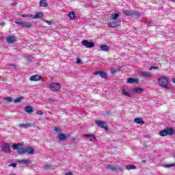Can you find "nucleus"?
Returning a JSON list of instances; mask_svg holds the SVG:
<instances>
[{"mask_svg":"<svg viewBox=\"0 0 175 175\" xmlns=\"http://www.w3.org/2000/svg\"><path fill=\"white\" fill-rule=\"evenodd\" d=\"M159 85L165 90H170V87L167 84H169V80L166 79L165 77H161L158 79Z\"/></svg>","mask_w":175,"mask_h":175,"instance_id":"obj_1","label":"nucleus"},{"mask_svg":"<svg viewBox=\"0 0 175 175\" xmlns=\"http://www.w3.org/2000/svg\"><path fill=\"white\" fill-rule=\"evenodd\" d=\"M12 150H16L19 155H24L25 154V148L21 147V144H14Z\"/></svg>","mask_w":175,"mask_h":175,"instance_id":"obj_2","label":"nucleus"},{"mask_svg":"<svg viewBox=\"0 0 175 175\" xmlns=\"http://www.w3.org/2000/svg\"><path fill=\"white\" fill-rule=\"evenodd\" d=\"M123 14H124V16H126L127 17H134V18H136V17H139L140 16V13L132 10L123 11Z\"/></svg>","mask_w":175,"mask_h":175,"instance_id":"obj_3","label":"nucleus"},{"mask_svg":"<svg viewBox=\"0 0 175 175\" xmlns=\"http://www.w3.org/2000/svg\"><path fill=\"white\" fill-rule=\"evenodd\" d=\"M174 133V130L172 128L165 129L163 131H161L159 132L160 136H167V135H169L170 136H172Z\"/></svg>","mask_w":175,"mask_h":175,"instance_id":"obj_4","label":"nucleus"},{"mask_svg":"<svg viewBox=\"0 0 175 175\" xmlns=\"http://www.w3.org/2000/svg\"><path fill=\"white\" fill-rule=\"evenodd\" d=\"M107 169H109V170H111V172H114L115 173H118V172H120V170H121V167H120L119 165H108L106 166Z\"/></svg>","mask_w":175,"mask_h":175,"instance_id":"obj_5","label":"nucleus"},{"mask_svg":"<svg viewBox=\"0 0 175 175\" xmlns=\"http://www.w3.org/2000/svg\"><path fill=\"white\" fill-rule=\"evenodd\" d=\"M81 43L82 46H84L85 47H86V49H91L92 47H95V44H94V42H88L85 40H83Z\"/></svg>","mask_w":175,"mask_h":175,"instance_id":"obj_6","label":"nucleus"},{"mask_svg":"<svg viewBox=\"0 0 175 175\" xmlns=\"http://www.w3.org/2000/svg\"><path fill=\"white\" fill-rule=\"evenodd\" d=\"M49 88H50L52 91H59V90H61V84L57 83H51V84L49 85Z\"/></svg>","mask_w":175,"mask_h":175,"instance_id":"obj_7","label":"nucleus"},{"mask_svg":"<svg viewBox=\"0 0 175 175\" xmlns=\"http://www.w3.org/2000/svg\"><path fill=\"white\" fill-rule=\"evenodd\" d=\"M16 162L19 165H25V166H28V165H31V163H32V162L31 161V159H27L26 160L18 159V160H17Z\"/></svg>","mask_w":175,"mask_h":175,"instance_id":"obj_8","label":"nucleus"},{"mask_svg":"<svg viewBox=\"0 0 175 175\" xmlns=\"http://www.w3.org/2000/svg\"><path fill=\"white\" fill-rule=\"evenodd\" d=\"M96 124H97V126L98 128H101L103 129H105V131H107V126L106 125V122L96 120Z\"/></svg>","mask_w":175,"mask_h":175,"instance_id":"obj_9","label":"nucleus"},{"mask_svg":"<svg viewBox=\"0 0 175 175\" xmlns=\"http://www.w3.org/2000/svg\"><path fill=\"white\" fill-rule=\"evenodd\" d=\"M2 151L6 152L7 154H10V152H12V150L10 149V145L6 143L3 144Z\"/></svg>","mask_w":175,"mask_h":175,"instance_id":"obj_10","label":"nucleus"},{"mask_svg":"<svg viewBox=\"0 0 175 175\" xmlns=\"http://www.w3.org/2000/svg\"><path fill=\"white\" fill-rule=\"evenodd\" d=\"M120 24H121V21H120L109 22L108 23V27L109 28H117V27H120Z\"/></svg>","mask_w":175,"mask_h":175,"instance_id":"obj_11","label":"nucleus"},{"mask_svg":"<svg viewBox=\"0 0 175 175\" xmlns=\"http://www.w3.org/2000/svg\"><path fill=\"white\" fill-rule=\"evenodd\" d=\"M94 75L96 76H100V77H101V79H107V74H106V72H103V71H97L96 72H94Z\"/></svg>","mask_w":175,"mask_h":175,"instance_id":"obj_12","label":"nucleus"},{"mask_svg":"<svg viewBox=\"0 0 175 175\" xmlns=\"http://www.w3.org/2000/svg\"><path fill=\"white\" fill-rule=\"evenodd\" d=\"M33 124L32 123H21L18 124V128H21V129H27V128H31V126H33Z\"/></svg>","mask_w":175,"mask_h":175,"instance_id":"obj_13","label":"nucleus"},{"mask_svg":"<svg viewBox=\"0 0 175 175\" xmlns=\"http://www.w3.org/2000/svg\"><path fill=\"white\" fill-rule=\"evenodd\" d=\"M84 136L86 139H89L90 142H95V140H96V137H95L94 135L85 134Z\"/></svg>","mask_w":175,"mask_h":175,"instance_id":"obj_14","label":"nucleus"},{"mask_svg":"<svg viewBox=\"0 0 175 175\" xmlns=\"http://www.w3.org/2000/svg\"><path fill=\"white\" fill-rule=\"evenodd\" d=\"M42 79V77L40 75H33L29 78L30 81H39Z\"/></svg>","mask_w":175,"mask_h":175,"instance_id":"obj_15","label":"nucleus"},{"mask_svg":"<svg viewBox=\"0 0 175 175\" xmlns=\"http://www.w3.org/2000/svg\"><path fill=\"white\" fill-rule=\"evenodd\" d=\"M25 153L27 152L29 155H33V152H35V149L31 147L25 148Z\"/></svg>","mask_w":175,"mask_h":175,"instance_id":"obj_16","label":"nucleus"},{"mask_svg":"<svg viewBox=\"0 0 175 175\" xmlns=\"http://www.w3.org/2000/svg\"><path fill=\"white\" fill-rule=\"evenodd\" d=\"M127 83H129L130 84H133V83H135V84H139V79H134V78H129L127 79Z\"/></svg>","mask_w":175,"mask_h":175,"instance_id":"obj_17","label":"nucleus"},{"mask_svg":"<svg viewBox=\"0 0 175 175\" xmlns=\"http://www.w3.org/2000/svg\"><path fill=\"white\" fill-rule=\"evenodd\" d=\"M134 122H135V124H139V125H144L146 124V122L139 118H135Z\"/></svg>","mask_w":175,"mask_h":175,"instance_id":"obj_18","label":"nucleus"},{"mask_svg":"<svg viewBox=\"0 0 175 175\" xmlns=\"http://www.w3.org/2000/svg\"><path fill=\"white\" fill-rule=\"evenodd\" d=\"M14 42H16V37L9 36L7 38V42L9 44H12V43H14Z\"/></svg>","mask_w":175,"mask_h":175,"instance_id":"obj_19","label":"nucleus"},{"mask_svg":"<svg viewBox=\"0 0 175 175\" xmlns=\"http://www.w3.org/2000/svg\"><path fill=\"white\" fill-rule=\"evenodd\" d=\"M140 76H142V77H148V79H151V74H150V72H140Z\"/></svg>","mask_w":175,"mask_h":175,"instance_id":"obj_20","label":"nucleus"},{"mask_svg":"<svg viewBox=\"0 0 175 175\" xmlns=\"http://www.w3.org/2000/svg\"><path fill=\"white\" fill-rule=\"evenodd\" d=\"M25 111H26V113H28V114H31V113L33 111V108H32V107L31 106H27L25 108Z\"/></svg>","mask_w":175,"mask_h":175,"instance_id":"obj_21","label":"nucleus"},{"mask_svg":"<svg viewBox=\"0 0 175 175\" xmlns=\"http://www.w3.org/2000/svg\"><path fill=\"white\" fill-rule=\"evenodd\" d=\"M47 5H48L47 1L42 0L40 1V6L41 8H46Z\"/></svg>","mask_w":175,"mask_h":175,"instance_id":"obj_22","label":"nucleus"},{"mask_svg":"<svg viewBox=\"0 0 175 175\" xmlns=\"http://www.w3.org/2000/svg\"><path fill=\"white\" fill-rule=\"evenodd\" d=\"M100 49L101 51H109V46L106 44L100 45Z\"/></svg>","mask_w":175,"mask_h":175,"instance_id":"obj_23","label":"nucleus"},{"mask_svg":"<svg viewBox=\"0 0 175 175\" xmlns=\"http://www.w3.org/2000/svg\"><path fill=\"white\" fill-rule=\"evenodd\" d=\"M122 95H124L125 96H129L131 98L132 96V94L129 93L128 91H126L125 89H122Z\"/></svg>","mask_w":175,"mask_h":175,"instance_id":"obj_24","label":"nucleus"},{"mask_svg":"<svg viewBox=\"0 0 175 175\" xmlns=\"http://www.w3.org/2000/svg\"><path fill=\"white\" fill-rule=\"evenodd\" d=\"M120 17V12H117L116 13L112 14V20H113L114 21H116V20H117V18H118Z\"/></svg>","mask_w":175,"mask_h":175,"instance_id":"obj_25","label":"nucleus"},{"mask_svg":"<svg viewBox=\"0 0 175 175\" xmlns=\"http://www.w3.org/2000/svg\"><path fill=\"white\" fill-rule=\"evenodd\" d=\"M43 17V14L42 12H37L33 18H42Z\"/></svg>","mask_w":175,"mask_h":175,"instance_id":"obj_26","label":"nucleus"},{"mask_svg":"<svg viewBox=\"0 0 175 175\" xmlns=\"http://www.w3.org/2000/svg\"><path fill=\"white\" fill-rule=\"evenodd\" d=\"M32 27V24L28 22H23V28H31Z\"/></svg>","mask_w":175,"mask_h":175,"instance_id":"obj_27","label":"nucleus"},{"mask_svg":"<svg viewBox=\"0 0 175 175\" xmlns=\"http://www.w3.org/2000/svg\"><path fill=\"white\" fill-rule=\"evenodd\" d=\"M133 91L135 93V94H140V92H143V89L140 88H134L133 90Z\"/></svg>","mask_w":175,"mask_h":175,"instance_id":"obj_28","label":"nucleus"},{"mask_svg":"<svg viewBox=\"0 0 175 175\" xmlns=\"http://www.w3.org/2000/svg\"><path fill=\"white\" fill-rule=\"evenodd\" d=\"M23 99H24V97L20 96V97H18V98H16V99H14V100H13V102H14V103H20L21 100H23Z\"/></svg>","mask_w":175,"mask_h":175,"instance_id":"obj_29","label":"nucleus"},{"mask_svg":"<svg viewBox=\"0 0 175 175\" xmlns=\"http://www.w3.org/2000/svg\"><path fill=\"white\" fill-rule=\"evenodd\" d=\"M68 17L72 20L73 18H76V14L74 12H71L68 14Z\"/></svg>","mask_w":175,"mask_h":175,"instance_id":"obj_30","label":"nucleus"},{"mask_svg":"<svg viewBox=\"0 0 175 175\" xmlns=\"http://www.w3.org/2000/svg\"><path fill=\"white\" fill-rule=\"evenodd\" d=\"M126 170H135L136 169V167L133 165H129L126 166Z\"/></svg>","mask_w":175,"mask_h":175,"instance_id":"obj_31","label":"nucleus"},{"mask_svg":"<svg viewBox=\"0 0 175 175\" xmlns=\"http://www.w3.org/2000/svg\"><path fill=\"white\" fill-rule=\"evenodd\" d=\"M59 140L64 141L66 139V135H65V134L61 133L59 135Z\"/></svg>","mask_w":175,"mask_h":175,"instance_id":"obj_32","label":"nucleus"},{"mask_svg":"<svg viewBox=\"0 0 175 175\" xmlns=\"http://www.w3.org/2000/svg\"><path fill=\"white\" fill-rule=\"evenodd\" d=\"M14 23L15 24H17L20 27H22L23 28L24 27V22H20L18 21H16Z\"/></svg>","mask_w":175,"mask_h":175,"instance_id":"obj_33","label":"nucleus"},{"mask_svg":"<svg viewBox=\"0 0 175 175\" xmlns=\"http://www.w3.org/2000/svg\"><path fill=\"white\" fill-rule=\"evenodd\" d=\"M120 69H121V67H118L116 69H111V73H112V75H114V73H117V72L120 70Z\"/></svg>","mask_w":175,"mask_h":175,"instance_id":"obj_34","label":"nucleus"},{"mask_svg":"<svg viewBox=\"0 0 175 175\" xmlns=\"http://www.w3.org/2000/svg\"><path fill=\"white\" fill-rule=\"evenodd\" d=\"M4 100H7V102H13V98L11 97H5L4 98Z\"/></svg>","mask_w":175,"mask_h":175,"instance_id":"obj_35","label":"nucleus"},{"mask_svg":"<svg viewBox=\"0 0 175 175\" xmlns=\"http://www.w3.org/2000/svg\"><path fill=\"white\" fill-rule=\"evenodd\" d=\"M12 68H16V64H10V65L8 66V69H12Z\"/></svg>","mask_w":175,"mask_h":175,"instance_id":"obj_36","label":"nucleus"},{"mask_svg":"<svg viewBox=\"0 0 175 175\" xmlns=\"http://www.w3.org/2000/svg\"><path fill=\"white\" fill-rule=\"evenodd\" d=\"M76 60V63L77 64V65L81 64V59L77 58Z\"/></svg>","mask_w":175,"mask_h":175,"instance_id":"obj_37","label":"nucleus"},{"mask_svg":"<svg viewBox=\"0 0 175 175\" xmlns=\"http://www.w3.org/2000/svg\"><path fill=\"white\" fill-rule=\"evenodd\" d=\"M53 131H54L55 132L59 133V132H61V129H59V127H56V128H55V129H53Z\"/></svg>","mask_w":175,"mask_h":175,"instance_id":"obj_38","label":"nucleus"},{"mask_svg":"<svg viewBox=\"0 0 175 175\" xmlns=\"http://www.w3.org/2000/svg\"><path fill=\"white\" fill-rule=\"evenodd\" d=\"M44 167L47 170L51 169V165H44Z\"/></svg>","mask_w":175,"mask_h":175,"instance_id":"obj_39","label":"nucleus"},{"mask_svg":"<svg viewBox=\"0 0 175 175\" xmlns=\"http://www.w3.org/2000/svg\"><path fill=\"white\" fill-rule=\"evenodd\" d=\"M21 17H29L30 18H31V17H32V15H30V14H29V15H25V14H21Z\"/></svg>","mask_w":175,"mask_h":175,"instance_id":"obj_40","label":"nucleus"},{"mask_svg":"<svg viewBox=\"0 0 175 175\" xmlns=\"http://www.w3.org/2000/svg\"><path fill=\"white\" fill-rule=\"evenodd\" d=\"M36 114L37 116H42L43 114V112L42 111H37Z\"/></svg>","mask_w":175,"mask_h":175,"instance_id":"obj_41","label":"nucleus"},{"mask_svg":"<svg viewBox=\"0 0 175 175\" xmlns=\"http://www.w3.org/2000/svg\"><path fill=\"white\" fill-rule=\"evenodd\" d=\"M165 166H167V167H173L175 166V163L165 164Z\"/></svg>","mask_w":175,"mask_h":175,"instance_id":"obj_42","label":"nucleus"},{"mask_svg":"<svg viewBox=\"0 0 175 175\" xmlns=\"http://www.w3.org/2000/svg\"><path fill=\"white\" fill-rule=\"evenodd\" d=\"M10 166H12V167H16V166H17V164L16 163H12L10 165Z\"/></svg>","mask_w":175,"mask_h":175,"instance_id":"obj_43","label":"nucleus"},{"mask_svg":"<svg viewBox=\"0 0 175 175\" xmlns=\"http://www.w3.org/2000/svg\"><path fill=\"white\" fill-rule=\"evenodd\" d=\"M44 22L46 23V24H48V25H51V24H53V23L51 21H44Z\"/></svg>","mask_w":175,"mask_h":175,"instance_id":"obj_44","label":"nucleus"},{"mask_svg":"<svg viewBox=\"0 0 175 175\" xmlns=\"http://www.w3.org/2000/svg\"><path fill=\"white\" fill-rule=\"evenodd\" d=\"M152 69H158V67L157 66H152L149 68V70H152Z\"/></svg>","mask_w":175,"mask_h":175,"instance_id":"obj_45","label":"nucleus"},{"mask_svg":"<svg viewBox=\"0 0 175 175\" xmlns=\"http://www.w3.org/2000/svg\"><path fill=\"white\" fill-rule=\"evenodd\" d=\"M171 81H172V83H175V78H172V79H171Z\"/></svg>","mask_w":175,"mask_h":175,"instance_id":"obj_46","label":"nucleus"},{"mask_svg":"<svg viewBox=\"0 0 175 175\" xmlns=\"http://www.w3.org/2000/svg\"><path fill=\"white\" fill-rule=\"evenodd\" d=\"M146 162H147L146 160L142 161V163H146Z\"/></svg>","mask_w":175,"mask_h":175,"instance_id":"obj_47","label":"nucleus"},{"mask_svg":"<svg viewBox=\"0 0 175 175\" xmlns=\"http://www.w3.org/2000/svg\"><path fill=\"white\" fill-rule=\"evenodd\" d=\"M17 3V2H14L12 3V5H16Z\"/></svg>","mask_w":175,"mask_h":175,"instance_id":"obj_48","label":"nucleus"},{"mask_svg":"<svg viewBox=\"0 0 175 175\" xmlns=\"http://www.w3.org/2000/svg\"><path fill=\"white\" fill-rule=\"evenodd\" d=\"M170 1H172V2H175V0H170Z\"/></svg>","mask_w":175,"mask_h":175,"instance_id":"obj_49","label":"nucleus"},{"mask_svg":"<svg viewBox=\"0 0 175 175\" xmlns=\"http://www.w3.org/2000/svg\"><path fill=\"white\" fill-rule=\"evenodd\" d=\"M146 23H148V24H150V21H148V22H146Z\"/></svg>","mask_w":175,"mask_h":175,"instance_id":"obj_50","label":"nucleus"}]
</instances>
